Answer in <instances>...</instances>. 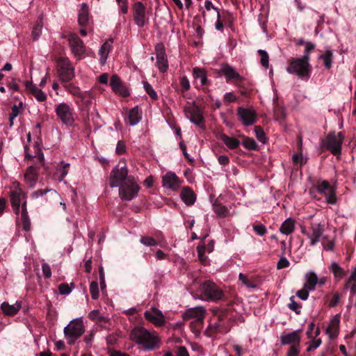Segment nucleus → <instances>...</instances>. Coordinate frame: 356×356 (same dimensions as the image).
Masks as SVG:
<instances>
[{"mask_svg":"<svg viewBox=\"0 0 356 356\" xmlns=\"http://www.w3.org/2000/svg\"><path fill=\"white\" fill-rule=\"evenodd\" d=\"M130 339L136 343L142 345L147 350L159 347L160 339L156 332H150L141 326H136L131 330Z\"/></svg>","mask_w":356,"mask_h":356,"instance_id":"nucleus-1","label":"nucleus"},{"mask_svg":"<svg viewBox=\"0 0 356 356\" xmlns=\"http://www.w3.org/2000/svg\"><path fill=\"white\" fill-rule=\"evenodd\" d=\"M309 58L302 56L300 58L293 60L286 67L289 74H296L301 79H308L311 71V66L309 63Z\"/></svg>","mask_w":356,"mask_h":356,"instance_id":"nucleus-2","label":"nucleus"},{"mask_svg":"<svg viewBox=\"0 0 356 356\" xmlns=\"http://www.w3.org/2000/svg\"><path fill=\"white\" fill-rule=\"evenodd\" d=\"M84 330L82 318L80 317L72 320L70 323L65 327L64 334L67 342L72 344L83 334Z\"/></svg>","mask_w":356,"mask_h":356,"instance_id":"nucleus-3","label":"nucleus"},{"mask_svg":"<svg viewBox=\"0 0 356 356\" xmlns=\"http://www.w3.org/2000/svg\"><path fill=\"white\" fill-rule=\"evenodd\" d=\"M140 189L134 177L128 178L126 182L119 186V196L123 201H131L138 195Z\"/></svg>","mask_w":356,"mask_h":356,"instance_id":"nucleus-4","label":"nucleus"},{"mask_svg":"<svg viewBox=\"0 0 356 356\" xmlns=\"http://www.w3.org/2000/svg\"><path fill=\"white\" fill-rule=\"evenodd\" d=\"M316 190L321 194H323L326 198V202L330 204H334L337 201L336 191L333 186H331L327 181L319 180L316 185L309 189V194L313 196V190Z\"/></svg>","mask_w":356,"mask_h":356,"instance_id":"nucleus-5","label":"nucleus"},{"mask_svg":"<svg viewBox=\"0 0 356 356\" xmlns=\"http://www.w3.org/2000/svg\"><path fill=\"white\" fill-rule=\"evenodd\" d=\"M132 177L133 176L128 175V169L126 165L122 166L118 165L111 172L109 184L111 188L119 187L126 182L128 178Z\"/></svg>","mask_w":356,"mask_h":356,"instance_id":"nucleus-6","label":"nucleus"},{"mask_svg":"<svg viewBox=\"0 0 356 356\" xmlns=\"http://www.w3.org/2000/svg\"><path fill=\"white\" fill-rule=\"evenodd\" d=\"M184 113L186 118L191 122L202 129L205 128L202 112L194 102L192 103H188V104L184 107Z\"/></svg>","mask_w":356,"mask_h":356,"instance_id":"nucleus-7","label":"nucleus"},{"mask_svg":"<svg viewBox=\"0 0 356 356\" xmlns=\"http://www.w3.org/2000/svg\"><path fill=\"white\" fill-rule=\"evenodd\" d=\"M200 291L204 294L208 300L212 301H217L223 298L222 291L210 280L202 282L200 286Z\"/></svg>","mask_w":356,"mask_h":356,"instance_id":"nucleus-8","label":"nucleus"},{"mask_svg":"<svg viewBox=\"0 0 356 356\" xmlns=\"http://www.w3.org/2000/svg\"><path fill=\"white\" fill-rule=\"evenodd\" d=\"M55 112L63 124L69 126L73 124L74 122V109L68 104L62 102L56 105Z\"/></svg>","mask_w":356,"mask_h":356,"instance_id":"nucleus-9","label":"nucleus"},{"mask_svg":"<svg viewBox=\"0 0 356 356\" xmlns=\"http://www.w3.org/2000/svg\"><path fill=\"white\" fill-rule=\"evenodd\" d=\"M133 17L136 24L139 27H143L149 21V11L141 1H136L133 6Z\"/></svg>","mask_w":356,"mask_h":356,"instance_id":"nucleus-10","label":"nucleus"},{"mask_svg":"<svg viewBox=\"0 0 356 356\" xmlns=\"http://www.w3.org/2000/svg\"><path fill=\"white\" fill-rule=\"evenodd\" d=\"M58 75L61 81L68 82L74 77V68L70 60L66 58H60L58 60Z\"/></svg>","mask_w":356,"mask_h":356,"instance_id":"nucleus-11","label":"nucleus"},{"mask_svg":"<svg viewBox=\"0 0 356 356\" xmlns=\"http://www.w3.org/2000/svg\"><path fill=\"white\" fill-rule=\"evenodd\" d=\"M26 195L19 187V184L17 182L13 184L11 191H10V200L11 204L15 213L18 215L19 212L20 205L26 200Z\"/></svg>","mask_w":356,"mask_h":356,"instance_id":"nucleus-12","label":"nucleus"},{"mask_svg":"<svg viewBox=\"0 0 356 356\" xmlns=\"http://www.w3.org/2000/svg\"><path fill=\"white\" fill-rule=\"evenodd\" d=\"M343 136L341 132L330 134L324 140V145L334 155L341 154Z\"/></svg>","mask_w":356,"mask_h":356,"instance_id":"nucleus-13","label":"nucleus"},{"mask_svg":"<svg viewBox=\"0 0 356 356\" xmlns=\"http://www.w3.org/2000/svg\"><path fill=\"white\" fill-rule=\"evenodd\" d=\"M144 316L147 321L157 327L163 326L165 323L163 312L154 307L146 310L144 312Z\"/></svg>","mask_w":356,"mask_h":356,"instance_id":"nucleus-14","label":"nucleus"},{"mask_svg":"<svg viewBox=\"0 0 356 356\" xmlns=\"http://www.w3.org/2000/svg\"><path fill=\"white\" fill-rule=\"evenodd\" d=\"M68 41L74 56L79 58H82L86 52V47L83 41L76 34H70Z\"/></svg>","mask_w":356,"mask_h":356,"instance_id":"nucleus-15","label":"nucleus"},{"mask_svg":"<svg viewBox=\"0 0 356 356\" xmlns=\"http://www.w3.org/2000/svg\"><path fill=\"white\" fill-rule=\"evenodd\" d=\"M237 115L245 126L252 125L257 120V114L251 108L239 107L237 110Z\"/></svg>","mask_w":356,"mask_h":356,"instance_id":"nucleus-16","label":"nucleus"},{"mask_svg":"<svg viewBox=\"0 0 356 356\" xmlns=\"http://www.w3.org/2000/svg\"><path fill=\"white\" fill-rule=\"evenodd\" d=\"M163 187L172 191H177L181 186V181L175 173L170 171L162 177Z\"/></svg>","mask_w":356,"mask_h":356,"instance_id":"nucleus-17","label":"nucleus"},{"mask_svg":"<svg viewBox=\"0 0 356 356\" xmlns=\"http://www.w3.org/2000/svg\"><path fill=\"white\" fill-rule=\"evenodd\" d=\"M324 225L312 222L310 225V234H309V244L312 246L316 245L323 237Z\"/></svg>","mask_w":356,"mask_h":356,"instance_id":"nucleus-18","label":"nucleus"},{"mask_svg":"<svg viewBox=\"0 0 356 356\" xmlns=\"http://www.w3.org/2000/svg\"><path fill=\"white\" fill-rule=\"evenodd\" d=\"M155 49L156 51V65L159 71L164 73L168 69V62L165 53L164 47L162 44H158Z\"/></svg>","mask_w":356,"mask_h":356,"instance_id":"nucleus-19","label":"nucleus"},{"mask_svg":"<svg viewBox=\"0 0 356 356\" xmlns=\"http://www.w3.org/2000/svg\"><path fill=\"white\" fill-rule=\"evenodd\" d=\"M300 330L292 332L282 334L280 336V342L282 345L289 344L291 346H299L300 342Z\"/></svg>","mask_w":356,"mask_h":356,"instance_id":"nucleus-20","label":"nucleus"},{"mask_svg":"<svg viewBox=\"0 0 356 356\" xmlns=\"http://www.w3.org/2000/svg\"><path fill=\"white\" fill-rule=\"evenodd\" d=\"M65 88L68 92L79 98V100L84 104L88 103V101L87 99L90 98L91 96V92L90 91L82 92L79 87L73 83H67L65 85Z\"/></svg>","mask_w":356,"mask_h":356,"instance_id":"nucleus-21","label":"nucleus"},{"mask_svg":"<svg viewBox=\"0 0 356 356\" xmlns=\"http://www.w3.org/2000/svg\"><path fill=\"white\" fill-rule=\"evenodd\" d=\"M110 85L113 91L122 97H128L130 95L128 89L123 86L120 77L116 74L112 75Z\"/></svg>","mask_w":356,"mask_h":356,"instance_id":"nucleus-22","label":"nucleus"},{"mask_svg":"<svg viewBox=\"0 0 356 356\" xmlns=\"http://www.w3.org/2000/svg\"><path fill=\"white\" fill-rule=\"evenodd\" d=\"M340 316L339 314L335 315L330 321L325 333L330 339L337 338L339 332Z\"/></svg>","mask_w":356,"mask_h":356,"instance_id":"nucleus-23","label":"nucleus"},{"mask_svg":"<svg viewBox=\"0 0 356 356\" xmlns=\"http://www.w3.org/2000/svg\"><path fill=\"white\" fill-rule=\"evenodd\" d=\"M25 87L26 90L38 102H42L47 99V95L37 86L33 85L32 82L26 81Z\"/></svg>","mask_w":356,"mask_h":356,"instance_id":"nucleus-24","label":"nucleus"},{"mask_svg":"<svg viewBox=\"0 0 356 356\" xmlns=\"http://www.w3.org/2000/svg\"><path fill=\"white\" fill-rule=\"evenodd\" d=\"M70 165L69 163H65L63 161H60L57 164L56 171L53 175L54 179L61 182L68 174Z\"/></svg>","mask_w":356,"mask_h":356,"instance_id":"nucleus-25","label":"nucleus"},{"mask_svg":"<svg viewBox=\"0 0 356 356\" xmlns=\"http://www.w3.org/2000/svg\"><path fill=\"white\" fill-rule=\"evenodd\" d=\"M206 309L203 307L190 308L185 312L187 318H194L196 321H202L204 318Z\"/></svg>","mask_w":356,"mask_h":356,"instance_id":"nucleus-26","label":"nucleus"},{"mask_svg":"<svg viewBox=\"0 0 356 356\" xmlns=\"http://www.w3.org/2000/svg\"><path fill=\"white\" fill-rule=\"evenodd\" d=\"M180 197L187 206L194 204L196 201V195L188 186H185L182 188L180 193Z\"/></svg>","mask_w":356,"mask_h":356,"instance_id":"nucleus-27","label":"nucleus"},{"mask_svg":"<svg viewBox=\"0 0 356 356\" xmlns=\"http://www.w3.org/2000/svg\"><path fill=\"white\" fill-rule=\"evenodd\" d=\"M22 307V303L19 301H16L15 304L10 305L7 302H3L1 305V309L3 313L7 316H13L16 314Z\"/></svg>","mask_w":356,"mask_h":356,"instance_id":"nucleus-28","label":"nucleus"},{"mask_svg":"<svg viewBox=\"0 0 356 356\" xmlns=\"http://www.w3.org/2000/svg\"><path fill=\"white\" fill-rule=\"evenodd\" d=\"M218 139L223 142V143L231 149H234L237 148L241 142L234 136H229L225 134H219L218 136Z\"/></svg>","mask_w":356,"mask_h":356,"instance_id":"nucleus-29","label":"nucleus"},{"mask_svg":"<svg viewBox=\"0 0 356 356\" xmlns=\"http://www.w3.org/2000/svg\"><path fill=\"white\" fill-rule=\"evenodd\" d=\"M113 42V39L106 40L100 47L99 50V61L101 65H104L106 63L108 54Z\"/></svg>","mask_w":356,"mask_h":356,"instance_id":"nucleus-30","label":"nucleus"},{"mask_svg":"<svg viewBox=\"0 0 356 356\" xmlns=\"http://www.w3.org/2000/svg\"><path fill=\"white\" fill-rule=\"evenodd\" d=\"M89 19V8L86 3H83L78 15L79 24L84 26L88 24Z\"/></svg>","mask_w":356,"mask_h":356,"instance_id":"nucleus-31","label":"nucleus"},{"mask_svg":"<svg viewBox=\"0 0 356 356\" xmlns=\"http://www.w3.org/2000/svg\"><path fill=\"white\" fill-rule=\"evenodd\" d=\"M222 74L225 75L227 81H229L232 79H234L236 81H241L242 77L240 74L235 70V69L230 65H226L223 66L221 69Z\"/></svg>","mask_w":356,"mask_h":356,"instance_id":"nucleus-32","label":"nucleus"},{"mask_svg":"<svg viewBox=\"0 0 356 356\" xmlns=\"http://www.w3.org/2000/svg\"><path fill=\"white\" fill-rule=\"evenodd\" d=\"M318 284V277L314 271H309L305 274V288L314 291Z\"/></svg>","mask_w":356,"mask_h":356,"instance_id":"nucleus-33","label":"nucleus"},{"mask_svg":"<svg viewBox=\"0 0 356 356\" xmlns=\"http://www.w3.org/2000/svg\"><path fill=\"white\" fill-rule=\"evenodd\" d=\"M24 179L30 186H33L38 179V172L34 166H29L25 172Z\"/></svg>","mask_w":356,"mask_h":356,"instance_id":"nucleus-34","label":"nucleus"},{"mask_svg":"<svg viewBox=\"0 0 356 356\" xmlns=\"http://www.w3.org/2000/svg\"><path fill=\"white\" fill-rule=\"evenodd\" d=\"M295 220L291 218L286 219L280 227V231L284 235H289L294 231Z\"/></svg>","mask_w":356,"mask_h":356,"instance_id":"nucleus-35","label":"nucleus"},{"mask_svg":"<svg viewBox=\"0 0 356 356\" xmlns=\"http://www.w3.org/2000/svg\"><path fill=\"white\" fill-rule=\"evenodd\" d=\"M142 118L141 111L138 109V106L133 108L129 112L128 123L131 126L137 124Z\"/></svg>","mask_w":356,"mask_h":356,"instance_id":"nucleus-36","label":"nucleus"},{"mask_svg":"<svg viewBox=\"0 0 356 356\" xmlns=\"http://www.w3.org/2000/svg\"><path fill=\"white\" fill-rule=\"evenodd\" d=\"M193 75L195 79L200 80V85L204 86L207 83V76L206 71L202 68L194 67L193 70Z\"/></svg>","mask_w":356,"mask_h":356,"instance_id":"nucleus-37","label":"nucleus"},{"mask_svg":"<svg viewBox=\"0 0 356 356\" xmlns=\"http://www.w3.org/2000/svg\"><path fill=\"white\" fill-rule=\"evenodd\" d=\"M21 220L23 225V228L26 231H29L31 228V222L28 216L27 209L26 207V202L22 204V209L21 212Z\"/></svg>","mask_w":356,"mask_h":356,"instance_id":"nucleus-38","label":"nucleus"},{"mask_svg":"<svg viewBox=\"0 0 356 356\" xmlns=\"http://www.w3.org/2000/svg\"><path fill=\"white\" fill-rule=\"evenodd\" d=\"M88 318L92 321H96L102 323H106L108 321V319L103 316L98 309L91 311L88 314Z\"/></svg>","mask_w":356,"mask_h":356,"instance_id":"nucleus-39","label":"nucleus"},{"mask_svg":"<svg viewBox=\"0 0 356 356\" xmlns=\"http://www.w3.org/2000/svg\"><path fill=\"white\" fill-rule=\"evenodd\" d=\"M213 211L219 218H225L229 216V213L226 207L220 204H215L213 205Z\"/></svg>","mask_w":356,"mask_h":356,"instance_id":"nucleus-40","label":"nucleus"},{"mask_svg":"<svg viewBox=\"0 0 356 356\" xmlns=\"http://www.w3.org/2000/svg\"><path fill=\"white\" fill-rule=\"evenodd\" d=\"M319 58L323 60L324 66L330 69L332 63V53L330 50H326L323 55H321Z\"/></svg>","mask_w":356,"mask_h":356,"instance_id":"nucleus-41","label":"nucleus"},{"mask_svg":"<svg viewBox=\"0 0 356 356\" xmlns=\"http://www.w3.org/2000/svg\"><path fill=\"white\" fill-rule=\"evenodd\" d=\"M143 88L148 94L149 97L153 100H157L159 97L157 92L154 90L153 87L147 81H143Z\"/></svg>","mask_w":356,"mask_h":356,"instance_id":"nucleus-42","label":"nucleus"},{"mask_svg":"<svg viewBox=\"0 0 356 356\" xmlns=\"http://www.w3.org/2000/svg\"><path fill=\"white\" fill-rule=\"evenodd\" d=\"M258 54L261 56L260 63L261 65L265 68L268 69L269 67V56L266 51L263 49H259L257 51Z\"/></svg>","mask_w":356,"mask_h":356,"instance_id":"nucleus-43","label":"nucleus"},{"mask_svg":"<svg viewBox=\"0 0 356 356\" xmlns=\"http://www.w3.org/2000/svg\"><path fill=\"white\" fill-rule=\"evenodd\" d=\"M238 280L241 281L245 286H246L249 289H257V286L252 281L248 279V277L243 274L239 273Z\"/></svg>","mask_w":356,"mask_h":356,"instance_id":"nucleus-44","label":"nucleus"},{"mask_svg":"<svg viewBox=\"0 0 356 356\" xmlns=\"http://www.w3.org/2000/svg\"><path fill=\"white\" fill-rule=\"evenodd\" d=\"M289 300H290V302L288 305L289 308L291 310L293 311L296 314H300L301 313V308H302L301 304L298 303L295 300L294 296H291Z\"/></svg>","mask_w":356,"mask_h":356,"instance_id":"nucleus-45","label":"nucleus"},{"mask_svg":"<svg viewBox=\"0 0 356 356\" xmlns=\"http://www.w3.org/2000/svg\"><path fill=\"white\" fill-rule=\"evenodd\" d=\"M330 269L333 273L335 277L341 278L344 275L343 270L336 262H332L331 264Z\"/></svg>","mask_w":356,"mask_h":356,"instance_id":"nucleus-46","label":"nucleus"},{"mask_svg":"<svg viewBox=\"0 0 356 356\" xmlns=\"http://www.w3.org/2000/svg\"><path fill=\"white\" fill-rule=\"evenodd\" d=\"M243 146L249 150H255L257 148V144L253 138H245L243 143Z\"/></svg>","mask_w":356,"mask_h":356,"instance_id":"nucleus-47","label":"nucleus"},{"mask_svg":"<svg viewBox=\"0 0 356 356\" xmlns=\"http://www.w3.org/2000/svg\"><path fill=\"white\" fill-rule=\"evenodd\" d=\"M47 193H51L54 196H59V194L54 189H40L33 193L32 196L35 198H38L40 196L45 195Z\"/></svg>","mask_w":356,"mask_h":356,"instance_id":"nucleus-48","label":"nucleus"},{"mask_svg":"<svg viewBox=\"0 0 356 356\" xmlns=\"http://www.w3.org/2000/svg\"><path fill=\"white\" fill-rule=\"evenodd\" d=\"M140 242L141 244L149 247L158 245L157 241L154 238L149 236H142L140 239Z\"/></svg>","mask_w":356,"mask_h":356,"instance_id":"nucleus-49","label":"nucleus"},{"mask_svg":"<svg viewBox=\"0 0 356 356\" xmlns=\"http://www.w3.org/2000/svg\"><path fill=\"white\" fill-rule=\"evenodd\" d=\"M90 293L93 300H97L99 296V287L97 282H92L90 284Z\"/></svg>","mask_w":356,"mask_h":356,"instance_id":"nucleus-50","label":"nucleus"},{"mask_svg":"<svg viewBox=\"0 0 356 356\" xmlns=\"http://www.w3.org/2000/svg\"><path fill=\"white\" fill-rule=\"evenodd\" d=\"M348 287H350L351 291L355 293H356V268L355 270L352 273L348 282L347 283Z\"/></svg>","mask_w":356,"mask_h":356,"instance_id":"nucleus-51","label":"nucleus"},{"mask_svg":"<svg viewBox=\"0 0 356 356\" xmlns=\"http://www.w3.org/2000/svg\"><path fill=\"white\" fill-rule=\"evenodd\" d=\"M293 163L296 165H300L302 167L307 162V158L304 157L302 154H294L292 156Z\"/></svg>","mask_w":356,"mask_h":356,"instance_id":"nucleus-52","label":"nucleus"},{"mask_svg":"<svg viewBox=\"0 0 356 356\" xmlns=\"http://www.w3.org/2000/svg\"><path fill=\"white\" fill-rule=\"evenodd\" d=\"M197 251L199 259L201 261V262H204L207 259L204 256V254L207 252V248L206 246L202 243H200L197 247Z\"/></svg>","mask_w":356,"mask_h":356,"instance_id":"nucleus-53","label":"nucleus"},{"mask_svg":"<svg viewBox=\"0 0 356 356\" xmlns=\"http://www.w3.org/2000/svg\"><path fill=\"white\" fill-rule=\"evenodd\" d=\"M255 135L257 138L261 143H265L267 140L265 133L261 127H255L254 128Z\"/></svg>","mask_w":356,"mask_h":356,"instance_id":"nucleus-54","label":"nucleus"},{"mask_svg":"<svg viewBox=\"0 0 356 356\" xmlns=\"http://www.w3.org/2000/svg\"><path fill=\"white\" fill-rule=\"evenodd\" d=\"M72 287L70 286L67 284H60L58 286L59 293L61 295H68L71 293Z\"/></svg>","mask_w":356,"mask_h":356,"instance_id":"nucleus-55","label":"nucleus"},{"mask_svg":"<svg viewBox=\"0 0 356 356\" xmlns=\"http://www.w3.org/2000/svg\"><path fill=\"white\" fill-rule=\"evenodd\" d=\"M253 229L259 236H261L265 235L267 232L266 227L262 224L254 225Z\"/></svg>","mask_w":356,"mask_h":356,"instance_id":"nucleus-56","label":"nucleus"},{"mask_svg":"<svg viewBox=\"0 0 356 356\" xmlns=\"http://www.w3.org/2000/svg\"><path fill=\"white\" fill-rule=\"evenodd\" d=\"M309 291H311L307 288H305V286H304L302 289H301L297 292L296 295L302 300H306L309 296Z\"/></svg>","mask_w":356,"mask_h":356,"instance_id":"nucleus-57","label":"nucleus"},{"mask_svg":"<svg viewBox=\"0 0 356 356\" xmlns=\"http://www.w3.org/2000/svg\"><path fill=\"white\" fill-rule=\"evenodd\" d=\"M120 6V13L126 14L128 12L127 0H115Z\"/></svg>","mask_w":356,"mask_h":356,"instance_id":"nucleus-58","label":"nucleus"},{"mask_svg":"<svg viewBox=\"0 0 356 356\" xmlns=\"http://www.w3.org/2000/svg\"><path fill=\"white\" fill-rule=\"evenodd\" d=\"M321 344V340L320 339L312 340L307 348V352H310L313 350L316 349Z\"/></svg>","mask_w":356,"mask_h":356,"instance_id":"nucleus-59","label":"nucleus"},{"mask_svg":"<svg viewBox=\"0 0 356 356\" xmlns=\"http://www.w3.org/2000/svg\"><path fill=\"white\" fill-rule=\"evenodd\" d=\"M222 325L220 322L215 323L209 326L208 330H212L213 332H227V330H222Z\"/></svg>","mask_w":356,"mask_h":356,"instance_id":"nucleus-60","label":"nucleus"},{"mask_svg":"<svg viewBox=\"0 0 356 356\" xmlns=\"http://www.w3.org/2000/svg\"><path fill=\"white\" fill-rule=\"evenodd\" d=\"M42 270L45 278H49L51 276V270L49 264H42Z\"/></svg>","mask_w":356,"mask_h":356,"instance_id":"nucleus-61","label":"nucleus"},{"mask_svg":"<svg viewBox=\"0 0 356 356\" xmlns=\"http://www.w3.org/2000/svg\"><path fill=\"white\" fill-rule=\"evenodd\" d=\"M289 266V261L286 257H282L280 259L278 262L277 263V268L278 269H282L286 268Z\"/></svg>","mask_w":356,"mask_h":356,"instance_id":"nucleus-62","label":"nucleus"},{"mask_svg":"<svg viewBox=\"0 0 356 356\" xmlns=\"http://www.w3.org/2000/svg\"><path fill=\"white\" fill-rule=\"evenodd\" d=\"M180 85L184 91H186L190 88V83L186 76H183L180 79Z\"/></svg>","mask_w":356,"mask_h":356,"instance_id":"nucleus-63","label":"nucleus"},{"mask_svg":"<svg viewBox=\"0 0 356 356\" xmlns=\"http://www.w3.org/2000/svg\"><path fill=\"white\" fill-rule=\"evenodd\" d=\"M176 356H189V353L184 346H179L176 351Z\"/></svg>","mask_w":356,"mask_h":356,"instance_id":"nucleus-64","label":"nucleus"}]
</instances>
